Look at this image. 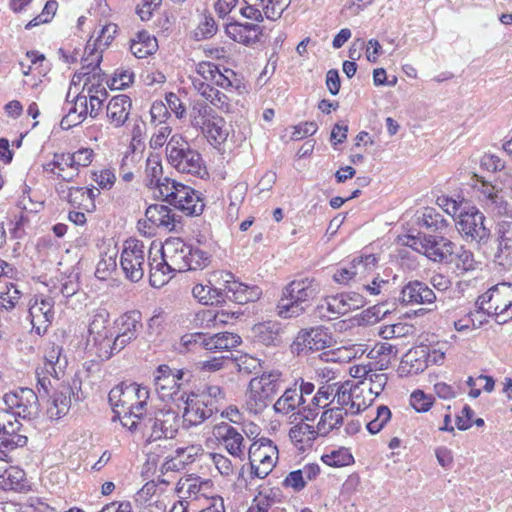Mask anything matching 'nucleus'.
<instances>
[{
    "label": "nucleus",
    "mask_w": 512,
    "mask_h": 512,
    "mask_svg": "<svg viewBox=\"0 0 512 512\" xmlns=\"http://www.w3.org/2000/svg\"><path fill=\"white\" fill-rule=\"evenodd\" d=\"M141 319L139 311L134 310L124 313L116 321L118 331L136 339L142 329Z\"/></svg>",
    "instance_id": "f704fd0d"
},
{
    "label": "nucleus",
    "mask_w": 512,
    "mask_h": 512,
    "mask_svg": "<svg viewBox=\"0 0 512 512\" xmlns=\"http://www.w3.org/2000/svg\"><path fill=\"white\" fill-rule=\"evenodd\" d=\"M211 255L200 249L191 246V252L188 256L189 270L203 269L210 263Z\"/></svg>",
    "instance_id": "6e6d98bb"
},
{
    "label": "nucleus",
    "mask_w": 512,
    "mask_h": 512,
    "mask_svg": "<svg viewBox=\"0 0 512 512\" xmlns=\"http://www.w3.org/2000/svg\"><path fill=\"white\" fill-rule=\"evenodd\" d=\"M54 299L35 296L29 302V317L32 330L38 335L44 334L54 320Z\"/></svg>",
    "instance_id": "2eb2a0df"
},
{
    "label": "nucleus",
    "mask_w": 512,
    "mask_h": 512,
    "mask_svg": "<svg viewBox=\"0 0 512 512\" xmlns=\"http://www.w3.org/2000/svg\"><path fill=\"white\" fill-rule=\"evenodd\" d=\"M213 434L225 446L230 455L242 459L245 448L244 437L236 428L226 422H221L214 426Z\"/></svg>",
    "instance_id": "aec40b11"
},
{
    "label": "nucleus",
    "mask_w": 512,
    "mask_h": 512,
    "mask_svg": "<svg viewBox=\"0 0 512 512\" xmlns=\"http://www.w3.org/2000/svg\"><path fill=\"white\" fill-rule=\"evenodd\" d=\"M215 111L202 100H195L191 103L189 109V121L193 128L197 130L204 129L209 124V120L215 115Z\"/></svg>",
    "instance_id": "7c9ffc66"
},
{
    "label": "nucleus",
    "mask_w": 512,
    "mask_h": 512,
    "mask_svg": "<svg viewBox=\"0 0 512 512\" xmlns=\"http://www.w3.org/2000/svg\"><path fill=\"white\" fill-rule=\"evenodd\" d=\"M445 234H429L427 242V251L425 256L435 262L441 264L452 263L456 244L444 236Z\"/></svg>",
    "instance_id": "6ab92c4d"
},
{
    "label": "nucleus",
    "mask_w": 512,
    "mask_h": 512,
    "mask_svg": "<svg viewBox=\"0 0 512 512\" xmlns=\"http://www.w3.org/2000/svg\"><path fill=\"white\" fill-rule=\"evenodd\" d=\"M453 262L455 263L457 270L461 271V273L475 269L476 261L474 259V255L464 246L459 248L456 247Z\"/></svg>",
    "instance_id": "a18cd8bd"
},
{
    "label": "nucleus",
    "mask_w": 512,
    "mask_h": 512,
    "mask_svg": "<svg viewBox=\"0 0 512 512\" xmlns=\"http://www.w3.org/2000/svg\"><path fill=\"white\" fill-rule=\"evenodd\" d=\"M145 216L154 226L168 231H175L181 226V216L162 204L150 205L145 211Z\"/></svg>",
    "instance_id": "5701e85b"
},
{
    "label": "nucleus",
    "mask_w": 512,
    "mask_h": 512,
    "mask_svg": "<svg viewBox=\"0 0 512 512\" xmlns=\"http://www.w3.org/2000/svg\"><path fill=\"white\" fill-rule=\"evenodd\" d=\"M62 352V347L55 344L46 348L43 366L38 367L35 371L36 389L42 399L49 396V387L52 386L50 377L58 382L65 373L68 361Z\"/></svg>",
    "instance_id": "423d86ee"
},
{
    "label": "nucleus",
    "mask_w": 512,
    "mask_h": 512,
    "mask_svg": "<svg viewBox=\"0 0 512 512\" xmlns=\"http://www.w3.org/2000/svg\"><path fill=\"white\" fill-rule=\"evenodd\" d=\"M18 416L13 418V421L7 422L4 429L1 430L0 436V452L7 456V452L12 451L19 447H24L27 442V436L20 433L22 424L17 419Z\"/></svg>",
    "instance_id": "b1692460"
},
{
    "label": "nucleus",
    "mask_w": 512,
    "mask_h": 512,
    "mask_svg": "<svg viewBox=\"0 0 512 512\" xmlns=\"http://www.w3.org/2000/svg\"><path fill=\"white\" fill-rule=\"evenodd\" d=\"M180 399L184 401L183 424L186 428L198 426L218 412V406L211 402H205L204 396L192 392L182 394Z\"/></svg>",
    "instance_id": "9b49d317"
},
{
    "label": "nucleus",
    "mask_w": 512,
    "mask_h": 512,
    "mask_svg": "<svg viewBox=\"0 0 512 512\" xmlns=\"http://www.w3.org/2000/svg\"><path fill=\"white\" fill-rule=\"evenodd\" d=\"M150 116L151 123L157 127L166 123V120L170 117V112L163 101H155L150 108Z\"/></svg>",
    "instance_id": "052dcab7"
},
{
    "label": "nucleus",
    "mask_w": 512,
    "mask_h": 512,
    "mask_svg": "<svg viewBox=\"0 0 512 512\" xmlns=\"http://www.w3.org/2000/svg\"><path fill=\"white\" fill-rule=\"evenodd\" d=\"M322 460L329 466L342 467L353 462V457L347 449H339L332 451L330 454L323 455Z\"/></svg>",
    "instance_id": "603ef678"
},
{
    "label": "nucleus",
    "mask_w": 512,
    "mask_h": 512,
    "mask_svg": "<svg viewBox=\"0 0 512 512\" xmlns=\"http://www.w3.org/2000/svg\"><path fill=\"white\" fill-rule=\"evenodd\" d=\"M196 394L204 396V401L211 402L213 405H217L225 398V393L218 385H206L201 392Z\"/></svg>",
    "instance_id": "774afa93"
},
{
    "label": "nucleus",
    "mask_w": 512,
    "mask_h": 512,
    "mask_svg": "<svg viewBox=\"0 0 512 512\" xmlns=\"http://www.w3.org/2000/svg\"><path fill=\"white\" fill-rule=\"evenodd\" d=\"M177 491L188 497H197L200 491V482L198 478L180 479L177 484Z\"/></svg>",
    "instance_id": "e2e57ef3"
},
{
    "label": "nucleus",
    "mask_w": 512,
    "mask_h": 512,
    "mask_svg": "<svg viewBox=\"0 0 512 512\" xmlns=\"http://www.w3.org/2000/svg\"><path fill=\"white\" fill-rule=\"evenodd\" d=\"M241 343V337L230 332L217 333L211 336H204V346L209 351H229Z\"/></svg>",
    "instance_id": "c756f323"
},
{
    "label": "nucleus",
    "mask_w": 512,
    "mask_h": 512,
    "mask_svg": "<svg viewBox=\"0 0 512 512\" xmlns=\"http://www.w3.org/2000/svg\"><path fill=\"white\" fill-rule=\"evenodd\" d=\"M23 397L21 398V403H19V407H17L15 414L18 417H22L23 419H30L37 413V404L39 399H42L39 395V392H34L30 388H22Z\"/></svg>",
    "instance_id": "c9c22d12"
},
{
    "label": "nucleus",
    "mask_w": 512,
    "mask_h": 512,
    "mask_svg": "<svg viewBox=\"0 0 512 512\" xmlns=\"http://www.w3.org/2000/svg\"><path fill=\"white\" fill-rule=\"evenodd\" d=\"M497 232L500 240V245L504 249H512V219H504L498 222Z\"/></svg>",
    "instance_id": "13d9d810"
},
{
    "label": "nucleus",
    "mask_w": 512,
    "mask_h": 512,
    "mask_svg": "<svg viewBox=\"0 0 512 512\" xmlns=\"http://www.w3.org/2000/svg\"><path fill=\"white\" fill-rule=\"evenodd\" d=\"M224 126V119L215 113L213 118L209 120V124L204 126V129H201L200 131L208 141L220 144L224 142L228 136V132Z\"/></svg>",
    "instance_id": "4c0bfd02"
},
{
    "label": "nucleus",
    "mask_w": 512,
    "mask_h": 512,
    "mask_svg": "<svg viewBox=\"0 0 512 512\" xmlns=\"http://www.w3.org/2000/svg\"><path fill=\"white\" fill-rule=\"evenodd\" d=\"M255 2L261 7L265 17L272 21L279 19L290 4V0H256Z\"/></svg>",
    "instance_id": "79ce46f5"
},
{
    "label": "nucleus",
    "mask_w": 512,
    "mask_h": 512,
    "mask_svg": "<svg viewBox=\"0 0 512 512\" xmlns=\"http://www.w3.org/2000/svg\"><path fill=\"white\" fill-rule=\"evenodd\" d=\"M304 403L305 398H302L301 393H298L295 384L294 387L284 390L283 394L274 403L273 409L277 414L288 415L295 412Z\"/></svg>",
    "instance_id": "c85d7f7f"
},
{
    "label": "nucleus",
    "mask_w": 512,
    "mask_h": 512,
    "mask_svg": "<svg viewBox=\"0 0 512 512\" xmlns=\"http://www.w3.org/2000/svg\"><path fill=\"white\" fill-rule=\"evenodd\" d=\"M345 297L343 293L327 297L326 308L332 313L333 319L350 312Z\"/></svg>",
    "instance_id": "5fc2aeb1"
},
{
    "label": "nucleus",
    "mask_w": 512,
    "mask_h": 512,
    "mask_svg": "<svg viewBox=\"0 0 512 512\" xmlns=\"http://www.w3.org/2000/svg\"><path fill=\"white\" fill-rule=\"evenodd\" d=\"M65 156H70V153H55L53 156V167H56L59 170L57 173L59 178L63 181L71 182L76 176H78V172L74 165L62 164L65 161Z\"/></svg>",
    "instance_id": "de8ad7c7"
},
{
    "label": "nucleus",
    "mask_w": 512,
    "mask_h": 512,
    "mask_svg": "<svg viewBox=\"0 0 512 512\" xmlns=\"http://www.w3.org/2000/svg\"><path fill=\"white\" fill-rule=\"evenodd\" d=\"M162 257H166L164 266L172 268L174 272H185L189 270L188 256L191 252V245H187L180 238L167 239L162 246Z\"/></svg>",
    "instance_id": "a211bd4d"
},
{
    "label": "nucleus",
    "mask_w": 512,
    "mask_h": 512,
    "mask_svg": "<svg viewBox=\"0 0 512 512\" xmlns=\"http://www.w3.org/2000/svg\"><path fill=\"white\" fill-rule=\"evenodd\" d=\"M257 341L265 346H279L283 342V328L279 322L267 321L253 328Z\"/></svg>",
    "instance_id": "a878e982"
},
{
    "label": "nucleus",
    "mask_w": 512,
    "mask_h": 512,
    "mask_svg": "<svg viewBox=\"0 0 512 512\" xmlns=\"http://www.w3.org/2000/svg\"><path fill=\"white\" fill-rule=\"evenodd\" d=\"M284 383L283 374L279 370L263 372L249 382L247 407L250 412L261 413L274 399Z\"/></svg>",
    "instance_id": "20e7f679"
},
{
    "label": "nucleus",
    "mask_w": 512,
    "mask_h": 512,
    "mask_svg": "<svg viewBox=\"0 0 512 512\" xmlns=\"http://www.w3.org/2000/svg\"><path fill=\"white\" fill-rule=\"evenodd\" d=\"M131 108L132 101L129 96L124 94L114 96L106 107L110 124L115 128L123 126L129 117Z\"/></svg>",
    "instance_id": "393cba45"
},
{
    "label": "nucleus",
    "mask_w": 512,
    "mask_h": 512,
    "mask_svg": "<svg viewBox=\"0 0 512 512\" xmlns=\"http://www.w3.org/2000/svg\"><path fill=\"white\" fill-rule=\"evenodd\" d=\"M168 162L180 173L201 176L206 173L200 153L180 135H173L166 146Z\"/></svg>",
    "instance_id": "39448f33"
},
{
    "label": "nucleus",
    "mask_w": 512,
    "mask_h": 512,
    "mask_svg": "<svg viewBox=\"0 0 512 512\" xmlns=\"http://www.w3.org/2000/svg\"><path fill=\"white\" fill-rule=\"evenodd\" d=\"M74 396L73 388L69 383L61 382L49 387V396L42 400L47 401L46 414L51 420H59L65 416L71 408V397Z\"/></svg>",
    "instance_id": "ddd939ff"
},
{
    "label": "nucleus",
    "mask_w": 512,
    "mask_h": 512,
    "mask_svg": "<svg viewBox=\"0 0 512 512\" xmlns=\"http://www.w3.org/2000/svg\"><path fill=\"white\" fill-rule=\"evenodd\" d=\"M486 217L476 207H469L460 212L456 221V228L463 240L480 248L488 243L490 229L485 225Z\"/></svg>",
    "instance_id": "0eeeda50"
},
{
    "label": "nucleus",
    "mask_w": 512,
    "mask_h": 512,
    "mask_svg": "<svg viewBox=\"0 0 512 512\" xmlns=\"http://www.w3.org/2000/svg\"><path fill=\"white\" fill-rule=\"evenodd\" d=\"M391 419V410L385 406L380 405L376 409V416L366 425L367 430L371 434H377L380 432L385 424Z\"/></svg>",
    "instance_id": "8fccbe9b"
},
{
    "label": "nucleus",
    "mask_w": 512,
    "mask_h": 512,
    "mask_svg": "<svg viewBox=\"0 0 512 512\" xmlns=\"http://www.w3.org/2000/svg\"><path fill=\"white\" fill-rule=\"evenodd\" d=\"M331 400H336L337 407L344 408L348 406L353 400L352 386L348 382L340 385ZM343 411H345V409H343Z\"/></svg>",
    "instance_id": "69168bd1"
},
{
    "label": "nucleus",
    "mask_w": 512,
    "mask_h": 512,
    "mask_svg": "<svg viewBox=\"0 0 512 512\" xmlns=\"http://www.w3.org/2000/svg\"><path fill=\"white\" fill-rule=\"evenodd\" d=\"M145 264L144 243L136 239L126 240L120 257L125 277L131 282H139L144 276Z\"/></svg>",
    "instance_id": "1a4fd4ad"
},
{
    "label": "nucleus",
    "mask_w": 512,
    "mask_h": 512,
    "mask_svg": "<svg viewBox=\"0 0 512 512\" xmlns=\"http://www.w3.org/2000/svg\"><path fill=\"white\" fill-rule=\"evenodd\" d=\"M85 53L87 56L83 59V70H86L84 73L85 81L82 89V94L86 92V95L96 94L98 95V91L102 89L103 81L105 74L102 73L99 68L100 62L102 60V55L95 51V48H90L88 44L85 48Z\"/></svg>",
    "instance_id": "4468645a"
},
{
    "label": "nucleus",
    "mask_w": 512,
    "mask_h": 512,
    "mask_svg": "<svg viewBox=\"0 0 512 512\" xmlns=\"http://www.w3.org/2000/svg\"><path fill=\"white\" fill-rule=\"evenodd\" d=\"M476 189L480 201L488 211L497 217L512 219V205L505 199L502 189L486 181L477 184Z\"/></svg>",
    "instance_id": "f8f14e48"
},
{
    "label": "nucleus",
    "mask_w": 512,
    "mask_h": 512,
    "mask_svg": "<svg viewBox=\"0 0 512 512\" xmlns=\"http://www.w3.org/2000/svg\"><path fill=\"white\" fill-rule=\"evenodd\" d=\"M166 257H162L160 261L157 259H153L151 262H149V268H150V284L153 287H160L166 283V279L164 278L167 274L174 272L172 268H168L167 266H164L163 263L166 261Z\"/></svg>",
    "instance_id": "c03bdc74"
},
{
    "label": "nucleus",
    "mask_w": 512,
    "mask_h": 512,
    "mask_svg": "<svg viewBox=\"0 0 512 512\" xmlns=\"http://www.w3.org/2000/svg\"><path fill=\"white\" fill-rule=\"evenodd\" d=\"M280 490L268 489L267 491H260L258 496L253 499V505L255 509H259L260 506H266L267 510H270L272 506L279 501Z\"/></svg>",
    "instance_id": "4d7b16f0"
},
{
    "label": "nucleus",
    "mask_w": 512,
    "mask_h": 512,
    "mask_svg": "<svg viewBox=\"0 0 512 512\" xmlns=\"http://www.w3.org/2000/svg\"><path fill=\"white\" fill-rule=\"evenodd\" d=\"M109 317V312L104 308L94 311L89 323L88 337H101V335L108 334L107 325L109 323Z\"/></svg>",
    "instance_id": "ea45409f"
},
{
    "label": "nucleus",
    "mask_w": 512,
    "mask_h": 512,
    "mask_svg": "<svg viewBox=\"0 0 512 512\" xmlns=\"http://www.w3.org/2000/svg\"><path fill=\"white\" fill-rule=\"evenodd\" d=\"M204 203L197 192L192 189V194L189 193L186 199L180 203L179 210L188 216L200 215L203 212Z\"/></svg>",
    "instance_id": "09e8293b"
},
{
    "label": "nucleus",
    "mask_w": 512,
    "mask_h": 512,
    "mask_svg": "<svg viewBox=\"0 0 512 512\" xmlns=\"http://www.w3.org/2000/svg\"><path fill=\"white\" fill-rule=\"evenodd\" d=\"M87 346L95 349V354L97 357L104 361L110 359L116 351L112 349L113 340L109 337L108 334L96 336V337H88L87 338Z\"/></svg>",
    "instance_id": "58836bf2"
},
{
    "label": "nucleus",
    "mask_w": 512,
    "mask_h": 512,
    "mask_svg": "<svg viewBox=\"0 0 512 512\" xmlns=\"http://www.w3.org/2000/svg\"><path fill=\"white\" fill-rule=\"evenodd\" d=\"M88 115V102L85 94L79 93L74 103L69 107L68 113L61 119L60 126L68 130L82 123Z\"/></svg>",
    "instance_id": "cd10ccee"
},
{
    "label": "nucleus",
    "mask_w": 512,
    "mask_h": 512,
    "mask_svg": "<svg viewBox=\"0 0 512 512\" xmlns=\"http://www.w3.org/2000/svg\"><path fill=\"white\" fill-rule=\"evenodd\" d=\"M149 390L137 383H121L108 394L109 403L121 424L130 431L138 430V422L148 412Z\"/></svg>",
    "instance_id": "f257e3e1"
},
{
    "label": "nucleus",
    "mask_w": 512,
    "mask_h": 512,
    "mask_svg": "<svg viewBox=\"0 0 512 512\" xmlns=\"http://www.w3.org/2000/svg\"><path fill=\"white\" fill-rule=\"evenodd\" d=\"M320 436L318 428L306 423H298L289 430V438L295 447L300 451H305L312 447L313 442Z\"/></svg>",
    "instance_id": "bb28decb"
},
{
    "label": "nucleus",
    "mask_w": 512,
    "mask_h": 512,
    "mask_svg": "<svg viewBox=\"0 0 512 512\" xmlns=\"http://www.w3.org/2000/svg\"><path fill=\"white\" fill-rule=\"evenodd\" d=\"M215 283L196 284L192 289L193 296L205 305H218L225 302V287L219 273L214 275Z\"/></svg>",
    "instance_id": "4be33fe9"
},
{
    "label": "nucleus",
    "mask_w": 512,
    "mask_h": 512,
    "mask_svg": "<svg viewBox=\"0 0 512 512\" xmlns=\"http://www.w3.org/2000/svg\"><path fill=\"white\" fill-rule=\"evenodd\" d=\"M401 304H432L436 300L434 291L424 282L410 281L397 298Z\"/></svg>",
    "instance_id": "412c9836"
},
{
    "label": "nucleus",
    "mask_w": 512,
    "mask_h": 512,
    "mask_svg": "<svg viewBox=\"0 0 512 512\" xmlns=\"http://www.w3.org/2000/svg\"><path fill=\"white\" fill-rule=\"evenodd\" d=\"M184 371L172 369L168 365H160L154 372V385L162 400L173 399L177 395L183 379Z\"/></svg>",
    "instance_id": "f3484780"
},
{
    "label": "nucleus",
    "mask_w": 512,
    "mask_h": 512,
    "mask_svg": "<svg viewBox=\"0 0 512 512\" xmlns=\"http://www.w3.org/2000/svg\"><path fill=\"white\" fill-rule=\"evenodd\" d=\"M410 402L417 412H427L433 404V398L421 390H416L411 394Z\"/></svg>",
    "instance_id": "680f3d73"
},
{
    "label": "nucleus",
    "mask_w": 512,
    "mask_h": 512,
    "mask_svg": "<svg viewBox=\"0 0 512 512\" xmlns=\"http://www.w3.org/2000/svg\"><path fill=\"white\" fill-rule=\"evenodd\" d=\"M428 235L418 233L417 235H407L404 244L414 251L425 255L427 251Z\"/></svg>",
    "instance_id": "338daca9"
},
{
    "label": "nucleus",
    "mask_w": 512,
    "mask_h": 512,
    "mask_svg": "<svg viewBox=\"0 0 512 512\" xmlns=\"http://www.w3.org/2000/svg\"><path fill=\"white\" fill-rule=\"evenodd\" d=\"M347 414V410L343 411V408L333 407L326 409L317 424V428L320 431V436H327L332 430L338 429L343 424L344 415Z\"/></svg>",
    "instance_id": "2f4dec72"
},
{
    "label": "nucleus",
    "mask_w": 512,
    "mask_h": 512,
    "mask_svg": "<svg viewBox=\"0 0 512 512\" xmlns=\"http://www.w3.org/2000/svg\"><path fill=\"white\" fill-rule=\"evenodd\" d=\"M213 84L226 90L231 88L239 89L241 80L238 79L237 74L233 70L225 68L223 72L219 70Z\"/></svg>",
    "instance_id": "3c124183"
},
{
    "label": "nucleus",
    "mask_w": 512,
    "mask_h": 512,
    "mask_svg": "<svg viewBox=\"0 0 512 512\" xmlns=\"http://www.w3.org/2000/svg\"><path fill=\"white\" fill-rule=\"evenodd\" d=\"M418 225L431 230L434 234H445L449 228L448 221L433 208H425L422 216L418 217Z\"/></svg>",
    "instance_id": "473e14b6"
},
{
    "label": "nucleus",
    "mask_w": 512,
    "mask_h": 512,
    "mask_svg": "<svg viewBox=\"0 0 512 512\" xmlns=\"http://www.w3.org/2000/svg\"><path fill=\"white\" fill-rule=\"evenodd\" d=\"M303 474L300 469L291 471L283 480L282 486L285 488H291L295 492H300L306 486Z\"/></svg>",
    "instance_id": "0e129e2a"
},
{
    "label": "nucleus",
    "mask_w": 512,
    "mask_h": 512,
    "mask_svg": "<svg viewBox=\"0 0 512 512\" xmlns=\"http://www.w3.org/2000/svg\"><path fill=\"white\" fill-rule=\"evenodd\" d=\"M66 198L73 207L86 212H93L96 209V204L90 203L85 187H70Z\"/></svg>",
    "instance_id": "a19ab883"
},
{
    "label": "nucleus",
    "mask_w": 512,
    "mask_h": 512,
    "mask_svg": "<svg viewBox=\"0 0 512 512\" xmlns=\"http://www.w3.org/2000/svg\"><path fill=\"white\" fill-rule=\"evenodd\" d=\"M146 185L153 187L154 184L159 183L163 177V167L160 156L158 154H151L146 160Z\"/></svg>",
    "instance_id": "37998d69"
},
{
    "label": "nucleus",
    "mask_w": 512,
    "mask_h": 512,
    "mask_svg": "<svg viewBox=\"0 0 512 512\" xmlns=\"http://www.w3.org/2000/svg\"><path fill=\"white\" fill-rule=\"evenodd\" d=\"M305 338H307L308 351H320L331 345L332 337L326 329L321 327L311 328L310 330H302Z\"/></svg>",
    "instance_id": "e433bc0d"
},
{
    "label": "nucleus",
    "mask_w": 512,
    "mask_h": 512,
    "mask_svg": "<svg viewBox=\"0 0 512 512\" xmlns=\"http://www.w3.org/2000/svg\"><path fill=\"white\" fill-rule=\"evenodd\" d=\"M240 312L235 311H226V310H220V311H213V310H207L203 312L202 320L207 321L208 323H213L214 326L220 324L224 325L229 322L230 319L238 318L240 315Z\"/></svg>",
    "instance_id": "864d4df0"
},
{
    "label": "nucleus",
    "mask_w": 512,
    "mask_h": 512,
    "mask_svg": "<svg viewBox=\"0 0 512 512\" xmlns=\"http://www.w3.org/2000/svg\"><path fill=\"white\" fill-rule=\"evenodd\" d=\"M192 84L197 92L212 105L218 108H222L224 105H227L228 97L207 82L195 77L192 79Z\"/></svg>",
    "instance_id": "72a5a7b5"
},
{
    "label": "nucleus",
    "mask_w": 512,
    "mask_h": 512,
    "mask_svg": "<svg viewBox=\"0 0 512 512\" xmlns=\"http://www.w3.org/2000/svg\"><path fill=\"white\" fill-rule=\"evenodd\" d=\"M479 310L488 315L499 316L512 309V284L498 283L480 295L476 301Z\"/></svg>",
    "instance_id": "9d476101"
},
{
    "label": "nucleus",
    "mask_w": 512,
    "mask_h": 512,
    "mask_svg": "<svg viewBox=\"0 0 512 512\" xmlns=\"http://www.w3.org/2000/svg\"><path fill=\"white\" fill-rule=\"evenodd\" d=\"M94 152L90 148H81L70 156H65L63 165H74L79 173V167H87L93 160Z\"/></svg>",
    "instance_id": "49530a36"
},
{
    "label": "nucleus",
    "mask_w": 512,
    "mask_h": 512,
    "mask_svg": "<svg viewBox=\"0 0 512 512\" xmlns=\"http://www.w3.org/2000/svg\"><path fill=\"white\" fill-rule=\"evenodd\" d=\"M278 448L272 440L260 438L249 448L248 456L253 477L264 479L275 467L278 460Z\"/></svg>",
    "instance_id": "6e6552de"
},
{
    "label": "nucleus",
    "mask_w": 512,
    "mask_h": 512,
    "mask_svg": "<svg viewBox=\"0 0 512 512\" xmlns=\"http://www.w3.org/2000/svg\"><path fill=\"white\" fill-rule=\"evenodd\" d=\"M333 392H334L333 386H331V385L321 386L318 389L317 393L312 398L310 404L313 407H316L318 409L326 408L328 405H330L333 402V400H331Z\"/></svg>",
    "instance_id": "bf43d9fd"
},
{
    "label": "nucleus",
    "mask_w": 512,
    "mask_h": 512,
    "mask_svg": "<svg viewBox=\"0 0 512 512\" xmlns=\"http://www.w3.org/2000/svg\"><path fill=\"white\" fill-rule=\"evenodd\" d=\"M179 414L171 407L150 408L138 422V430L148 436L149 442L173 439L179 429Z\"/></svg>",
    "instance_id": "7ed1b4c3"
},
{
    "label": "nucleus",
    "mask_w": 512,
    "mask_h": 512,
    "mask_svg": "<svg viewBox=\"0 0 512 512\" xmlns=\"http://www.w3.org/2000/svg\"><path fill=\"white\" fill-rule=\"evenodd\" d=\"M219 275L225 287V302L228 300L243 305L259 299L262 291L258 286H248L235 281L230 272L220 271Z\"/></svg>",
    "instance_id": "dca6fc26"
},
{
    "label": "nucleus",
    "mask_w": 512,
    "mask_h": 512,
    "mask_svg": "<svg viewBox=\"0 0 512 512\" xmlns=\"http://www.w3.org/2000/svg\"><path fill=\"white\" fill-rule=\"evenodd\" d=\"M320 293L319 283L313 278H302L287 284L277 304L278 315L294 318L302 315Z\"/></svg>",
    "instance_id": "f03ea898"
}]
</instances>
